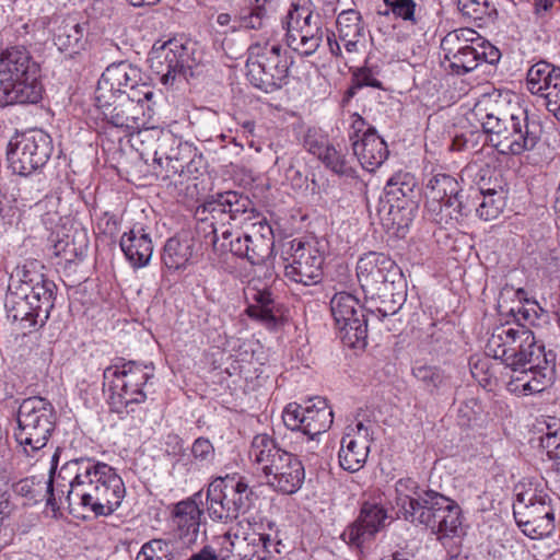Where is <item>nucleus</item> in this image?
<instances>
[{"label":"nucleus","instance_id":"nucleus-1","mask_svg":"<svg viewBox=\"0 0 560 560\" xmlns=\"http://www.w3.org/2000/svg\"><path fill=\"white\" fill-rule=\"evenodd\" d=\"M59 455L51 457V476L47 482V506L54 516L67 503L70 513L80 508L95 516H107L115 512L126 493L122 479L105 463H89L72 477L67 464L55 475Z\"/></svg>","mask_w":560,"mask_h":560},{"label":"nucleus","instance_id":"nucleus-2","mask_svg":"<svg viewBox=\"0 0 560 560\" xmlns=\"http://www.w3.org/2000/svg\"><path fill=\"white\" fill-rule=\"evenodd\" d=\"M474 114L491 145L501 154L521 155L532 151L541 138L540 122L530 119L527 109L509 94L482 97L475 105Z\"/></svg>","mask_w":560,"mask_h":560},{"label":"nucleus","instance_id":"nucleus-3","mask_svg":"<svg viewBox=\"0 0 560 560\" xmlns=\"http://www.w3.org/2000/svg\"><path fill=\"white\" fill-rule=\"evenodd\" d=\"M39 65L22 45L0 49V107L36 104L43 97Z\"/></svg>","mask_w":560,"mask_h":560},{"label":"nucleus","instance_id":"nucleus-4","mask_svg":"<svg viewBox=\"0 0 560 560\" xmlns=\"http://www.w3.org/2000/svg\"><path fill=\"white\" fill-rule=\"evenodd\" d=\"M140 81V70L128 63L107 67L101 75L95 90L96 119H101L114 127H132L135 117L126 115L122 106L116 104L121 94H126L133 102L135 92Z\"/></svg>","mask_w":560,"mask_h":560},{"label":"nucleus","instance_id":"nucleus-5","mask_svg":"<svg viewBox=\"0 0 560 560\" xmlns=\"http://www.w3.org/2000/svg\"><path fill=\"white\" fill-rule=\"evenodd\" d=\"M290 63L280 42L265 31L248 48L247 78L254 86L270 93L288 83Z\"/></svg>","mask_w":560,"mask_h":560},{"label":"nucleus","instance_id":"nucleus-6","mask_svg":"<svg viewBox=\"0 0 560 560\" xmlns=\"http://www.w3.org/2000/svg\"><path fill=\"white\" fill-rule=\"evenodd\" d=\"M489 355L499 359L505 368L517 370L526 361H544L545 346L536 340L534 332L518 323L495 326L486 345Z\"/></svg>","mask_w":560,"mask_h":560},{"label":"nucleus","instance_id":"nucleus-7","mask_svg":"<svg viewBox=\"0 0 560 560\" xmlns=\"http://www.w3.org/2000/svg\"><path fill=\"white\" fill-rule=\"evenodd\" d=\"M151 79L163 85L173 84L177 78L192 75V70L201 62L198 44L184 36L168 40H158L148 54Z\"/></svg>","mask_w":560,"mask_h":560},{"label":"nucleus","instance_id":"nucleus-8","mask_svg":"<svg viewBox=\"0 0 560 560\" xmlns=\"http://www.w3.org/2000/svg\"><path fill=\"white\" fill-rule=\"evenodd\" d=\"M424 504L425 510L421 511L416 524L424 525L445 548H450V560H469L468 556L454 552L462 536L460 506L433 490H428Z\"/></svg>","mask_w":560,"mask_h":560},{"label":"nucleus","instance_id":"nucleus-9","mask_svg":"<svg viewBox=\"0 0 560 560\" xmlns=\"http://www.w3.org/2000/svg\"><path fill=\"white\" fill-rule=\"evenodd\" d=\"M56 427V413L52 405L42 397L23 400L18 411L15 440L28 456L43 450Z\"/></svg>","mask_w":560,"mask_h":560},{"label":"nucleus","instance_id":"nucleus-10","mask_svg":"<svg viewBox=\"0 0 560 560\" xmlns=\"http://www.w3.org/2000/svg\"><path fill=\"white\" fill-rule=\"evenodd\" d=\"M552 499L545 488L529 485L516 495L513 515L522 532L533 538L548 536L555 528Z\"/></svg>","mask_w":560,"mask_h":560},{"label":"nucleus","instance_id":"nucleus-11","mask_svg":"<svg viewBox=\"0 0 560 560\" xmlns=\"http://www.w3.org/2000/svg\"><path fill=\"white\" fill-rule=\"evenodd\" d=\"M252 490L244 478L225 476L214 479L208 487V513L212 520L230 521L245 513L250 505Z\"/></svg>","mask_w":560,"mask_h":560},{"label":"nucleus","instance_id":"nucleus-12","mask_svg":"<svg viewBox=\"0 0 560 560\" xmlns=\"http://www.w3.org/2000/svg\"><path fill=\"white\" fill-rule=\"evenodd\" d=\"M51 154V141L40 130L18 133L11 138L7 160L13 173L27 176L43 167Z\"/></svg>","mask_w":560,"mask_h":560},{"label":"nucleus","instance_id":"nucleus-13","mask_svg":"<svg viewBox=\"0 0 560 560\" xmlns=\"http://www.w3.org/2000/svg\"><path fill=\"white\" fill-rule=\"evenodd\" d=\"M462 187L458 180L445 173L430 177L425 185V209L438 223L458 222L463 217V203L459 198Z\"/></svg>","mask_w":560,"mask_h":560},{"label":"nucleus","instance_id":"nucleus-14","mask_svg":"<svg viewBox=\"0 0 560 560\" xmlns=\"http://www.w3.org/2000/svg\"><path fill=\"white\" fill-rule=\"evenodd\" d=\"M282 419L288 429L301 431L310 440H314L331 427L334 413L325 398L313 397L303 404H288L282 412Z\"/></svg>","mask_w":560,"mask_h":560},{"label":"nucleus","instance_id":"nucleus-15","mask_svg":"<svg viewBox=\"0 0 560 560\" xmlns=\"http://www.w3.org/2000/svg\"><path fill=\"white\" fill-rule=\"evenodd\" d=\"M242 229L243 234L235 233L226 241V250L246 258L252 265L265 262L271 255L275 244L273 231L267 219L264 215H256V221L247 222Z\"/></svg>","mask_w":560,"mask_h":560},{"label":"nucleus","instance_id":"nucleus-16","mask_svg":"<svg viewBox=\"0 0 560 560\" xmlns=\"http://www.w3.org/2000/svg\"><path fill=\"white\" fill-rule=\"evenodd\" d=\"M103 392L107 394L108 401L117 409L124 407L133 411L131 407L138 404L140 395L139 365L135 361L118 362L104 370Z\"/></svg>","mask_w":560,"mask_h":560},{"label":"nucleus","instance_id":"nucleus-17","mask_svg":"<svg viewBox=\"0 0 560 560\" xmlns=\"http://www.w3.org/2000/svg\"><path fill=\"white\" fill-rule=\"evenodd\" d=\"M330 311L345 345L355 348L364 341L368 334L366 319L354 295L348 292L336 293L330 300Z\"/></svg>","mask_w":560,"mask_h":560},{"label":"nucleus","instance_id":"nucleus-18","mask_svg":"<svg viewBox=\"0 0 560 560\" xmlns=\"http://www.w3.org/2000/svg\"><path fill=\"white\" fill-rule=\"evenodd\" d=\"M285 260L284 276L288 280L303 285H312L322 279L324 254L317 242L293 240L290 256Z\"/></svg>","mask_w":560,"mask_h":560},{"label":"nucleus","instance_id":"nucleus-19","mask_svg":"<svg viewBox=\"0 0 560 560\" xmlns=\"http://www.w3.org/2000/svg\"><path fill=\"white\" fill-rule=\"evenodd\" d=\"M509 370L512 372L506 384L510 393L518 396L541 393L551 386L555 380L553 354L549 352V354L544 355L541 362L526 361L525 366Z\"/></svg>","mask_w":560,"mask_h":560},{"label":"nucleus","instance_id":"nucleus-20","mask_svg":"<svg viewBox=\"0 0 560 560\" xmlns=\"http://www.w3.org/2000/svg\"><path fill=\"white\" fill-rule=\"evenodd\" d=\"M195 218L199 223L198 229L208 237L211 235V243L214 250L225 252L226 241L233 236L229 226V213L223 202L222 194L206 199L195 210Z\"/></svg>","mask_w":560,"mask_h":560},{"label":"nucleus","instance_id":"nucleus-21","mask_svg":"<svg viewBox=\"0 0 560 560\" xmlns=\"http://www.w3.org/2000/svg\"><path fill=\"white\" fill-rule=\"evenodd\" d=\"M372 442L371 424L358 421L353 425H348L338 452L340 467L350 472L359 471L366 463Z\"/></svg>","mask_w":560,"mask_h":560},{"label":"nucleus","instance_id":"nucleus-22","mask_svg":"<svg viewBox=\"0 0 560 560\" xmlns=\"http://www.w3.org/2000/svg\"><path fill=\"white\" fill-rule=\"evenodd\" d=\"M357 278L366 294L375 295L382 285L394 282L398 273L396 262L383 253L369 252L363 254L357 262Z\"/></svg>","mask_w":560,"mask_h":560},{"label":"nucleus","instance_id":"nucleus-23","mask_svg":"<svg viewBox=\"0 0 560 560\" xmlns=\"http://www.w3.org/2000/svg\"><path fill=\"white\" fill-rule=\"evenodd\" d=\"M245 296L248 303L245 313L249 318L259 322L270 330L278 329L284 324V306L273 299L268 288H258L249 282L245 289Z\"/></svg>","mask_w":560,"mask_h":560},{"label":"nucleus","instance_id":"nucleus-24","mask_svg":"<svg viewBox=\"0 0 560 560\" xmlns=\"http://www.w3.org/2000/svg\"><path fill=\"white\" fill-rule=\"evenodd\" d=\"M527 90L545 98L547 109L560 120V68L540 61L533 65L526 75Z\"/></svg>","mask_w":560,"mask_h":560},{"label":"nucleus","instance_id":"nucleus-25","mask_svg":"<svg viewBox=\"0 0 560 560\" xmlns=\"http://www.w3.org/2000/svg\"><path fill=\"white\" fill-rule=\"evenodd\" d=\"M266 483L282 494H293L303 485L305 469L299 457L284 452L264 475Z\"/></svg>","mask_w":560,"mask_h":560},{"label":"nucleus","instance_id":"nucleus-26","mask_svg":"<svg viewBox=\"0 0 560 560\" xmlns=\"http://www.w3.org/2000/svg\"><path fill=\"white\" fill-rule=\"evenodd\" d=\"M22 287L23 295L34 305L37 312L46 314L49 317L54 308L56 284L47 279L44 273L33 271L26 266L16 270Z\"/></svg>","mask_w":560,"mask_h":560},{"label":"nucleus","instance_id":"nucleus-27","mask_svg":"<svg viewBox=\"0 0 560 560\" xmlns=\"http://www.w3.org/2000/svg\"><path fill=\"white\" fill-rule=\"evenodd\" d=\"M427 491L420 493L419 485L412 478H400L395 483V504L406 521L418 522L421 511H424Z\"/></svg>","mask_w":560,"mask_h":560},{"label":"nucleus","instance_id":"nucleus-28","mask_svg":"<svg viewBox=\"0 0 560 560\" xmlns=\"http://www.w3.org/2000/svg\"><path fill=\"white\" fill-rule=\"evenodd\" d=\"M351 149L361 166L369 172L377 170L389 154L387 143L378 133H370L364 139L353 141Z\"/></svg>","mask_w":560,"mask_h":560},{"label":"nucleus","instance_id":"nucleus-29","mask_svg":"<svg viewBox=\"0 0 560 560\" xmlns=\"http://www.w3.org/2000/svg\"><path fill=\"white\" fill-rule=\"evenodd\" d=\"M219 544L221 545L219 552L211 548H205L190 560H230L231 556L248 559L250 556L246 550L250 542L247 541L246 537L240 536L238 533L228 532L219 537Z\"/></svg>","mask_w":560,"mask_h":560},{"label":"nucleus","instance_id":"nucleus-30","mask_svg":"<svg viewBox=\"0 0 560 560\" xmlns=\"http://www.w3.org/2000/svg\"><path fill=\"white\" fill-rule=\"evenodd\" d=\"M284 452L270 435L257 434L250 443L248 458L253 466L265 475Z\"/></svg>","mask_w":560,"mask_h":560},{"label":"nucleus","instance_id":"nucleus-31","mask_svg":"<svg viewBox=\"0 0 560 560\" xmlns=\"http://www.w3.org/2000/svg\"><path fill=\"white\" fill-rule=\"evenodd\" d=\"M471 376L487 390H493L499 381V374L506 370L499 359L486 354H474L469 359Z\"/></svg>","mask_w":560,"mask_h":560},{"label":"nucleus","instance_id":"nucleus-32","mask_svg":"<svg viewBox=\"0 0 560 560\" xmlns=\"http://www.w3.org/2000/svg\"><path fill=\"white\" fill-rule=\"evenodd\" d=\"M194 255L195 241L188 233H184L166 242L163 261L170 269H180L192 262Z\"/></svg>","mask_w":560,"mask_h":560},{"label":"nucleus","instance_id":"nucleus-33","mask_svg":"<svg viewBox=\"0 0 560 560\" xmlns=\"http://www.w3.org/2000/svg\"><path fill=\"white\" fill-rule=\"evenodd\" d=\"M322 37L323 32L318 14H316L315 21H312V24L304 28L287 31L288 45L302 55L313 54L319 47Z\"/></svg>","mask_w":560,"mask_h":560},{"label":"nucleus","instance_id":"nucleus-34","mask_svg":"<svg viewBox=\"0 0 560 560\" xmlns=\"http://www.w3.org/2000/svg\"><path fill=\"white\" fill-rule=\"evenodd\" d=\"M222 197L226 207V213H229V222L238 221L242 228H244L247 222L256 221V215H262L253 208L252 201L246 196L236 191H225L222 194Z\"/></svg>","mask_w":560,"mask_h":560},{"label":"nucleus","instance_id":"nucleus-35","mask_svg":"<svg viewBox=\"0 0 560 560\" xmlns=\"http://www.w3.org/2000/svg\"><path fill=\"white\" fill-rule=\"evenodd\" d=\"M10 316L24 335L32 332L38 325L42 326L48 318L46 314L37 312L24 295L14 302Z\"/></svg>","mask_w":560,"mask_h":560},{"label":"nucleus","instance_id":"nucleus-36","mask_svg":"<svg viewBox=\"0 0 560 560\" xmlns=\"http://www.w3.org/2000/svg\"><path fill=\"white\" fill-rule=\"evenodd\" d=\"M201 510L194 500L182 501L176 504L173 522L180 530V535L196 534L200 525Z\"/></svg>","mask_w":560,"mask_h":560},{"label":"nucleus","instance_id":"nucleus-37","mask_svg":"<svg viewBox=\"0 0 560 560\" xmlns=\"http://www.w3.org/2000/svg\"><path fill=\"white\" fill-rule=\"evenodd\" d=\"M384 14L407 25L416 26L421 21V7L417 0H383Z\"/></svg>","mask_w":560,"mask_h":560},{"label":"nucleus","instance_id":"nucleus-38","mask_svg":"<svg viewBox=\"0 0 560 560\" xmlns=\"http://www.w3.org/2000/svg\"><path fill=\"white\" fill-rule=\"evenodd\" d=\"M411 374L431 393L447 386L450 383V375L443 369L422 362L415 363Z\"/></svg>","mask_w":560,"mask_h":560},{"label":"nucleus","instance_id":"nucleus-39","mask_svg":"<svg viewBox=\"0 0 560 560\" xmlns=\"http://www.w3.org/2000/svg\"><path fill=\"white\" fill-rule=\"evenodd\" d=\"M387 520V511L380 503L375 501H365L361 509L359 521L365 527L369 536H373L378 532Z\"/></svg>","mask_w":560,"mask_h":560},{"label":"nucleus","instance_id":"nucleus-40","mask_svg":"<svg viewBox=\"0 0 560 560\" xmlns=\"http://www.w3.org/2000/svg\"><path fill=\"white\" fill-rule=\"evenodd\" d=\"M82 28L79 24H65L58 27L55 34V45L61 51L77 52L82 46Z\"/></svg>","mask_w":560,"mask_h":560},{"label":"nucleus","instance_id":"nucleus-41","mask_svg":"<svg viewBox=\"0 0 560 560\" xmlns=\"http://www.w3.org/2000/svg\"><path fill=\"white\" fill-rule=\"evenodd\" d=\"M338 38L363 37L362 18L359 11L349 9L339 13L337 21Z\"/></svg>","mask_w":560,"mask_h":560},{"label":"nucleus","instance_id":"nucleus-42","mask_svg":"<svg viewBox=\"0 0 560 560\" xmlns=\"http://www.w3.org/2000/svg\"><path fill=\"white\" fill-rule=\"evenodd\" d=\"M457 8L464 16L475 21H482L497 13L491 0H457Z\"/></svg>","mask_w":560,"mask_h":560},{"label":"nucleus","instance_id":"nucleus-43","mask_svg":"<svg viewBox=\"0 0 560 560\" xmlns=\"http://www.w3.org/2000/svg\"><path fill=\"white\" fill-rule=\"evenodd\" d=\"M481 201L476 211L480 219L486 221L495 219L504 208L502 195L495 190L480 191Z\"/></svg>","mask_w":560,"mask_h":560},{"label":"nucleus","instance_id":"nucleus-44","mask_svg":"<svg viewBox=\"0 0 560 560\" xmlns=\"http://www.w3.org/2000/svg\"><path fill=\"white\" fill-rule=\"evenodd\" d=\"M475 44L482 46V37L472 28L463 27L448 32L441 40V49L454 48Z\"/></svg>","mask_w":560,"mask_h":560},{"label":"nucleus","instance_id":"nucleus-45","mask_svg":"<svg viewBox=\"0 0 560 560\" xmlns=\"http://www.w3.org/2000/svg\"><path fill=\"white\" fill-rule=\"evenodd\" d=\"M315 16L316 14L313 13L308 2L292 3L285 18V30L304 28L306 25L312 24V21H315Z\"/></svg>","mask_w":560,"mask_h":560},{"label":"nucleus","instance_id":"nucleus-46","mask_svg":"<svg viewBox=\"0 0 560 560\" xmlns=\"http://www.w3.org/2000/svg\"><path fill=\"white\" fill-rule=\"evenodd\" d=\"M191 465L203 468L210 466L215 458L214 446L209 439L198 438L190 448Z\"/></svg>","mask_w":560,"mask_h":560},{"label":"nucleus","instance_id":"nucleus-47","mask_svg":"<svg viewBox=\"0 0 560 560\" xmlns=\"http://www.w3.org/2000/svg\"><path fill=\"white\" fill-rule=\"evenodd\" d=\"M319 160L336 174L352 175L353 173V168L347 160L346 154L338 151L332 145L326 148Z\"/></svg>","mask_w":560,"mask_h":560},{"label":"nucleus","instance_id":"nucleus-48","mask_svg":"<svg viewBox=\"0 0 560 560\" xmlns=\"http://www.w3.org/2000/svg\"><path fill=\"white\" fill-rule=\"evenodd\" d=\"M540 446L550 459H560V421L552 419L547 432L540 438Z\"/></svg>","mask_w":560,"mask_h":560},{"label":"nucleus","instance_id":"nucleus-49","mask_svg":"<svg viewBox=\"0 0 560 560\" xmlns=\"http://www.w3.org/2000/svg\"><path fill=\"white\" fill-rule=\"evenodd\" d=\"M454 60H446L448 62V69L452 73L460 75L475 70L480 63V55L478 49L467 50L466 52H459L454 55Z\"/></svg>","mask_w":560,"mask_h":560},{"label":"nucleus","instance_id":"nucleus-50","mask_svg":"<svg viewBox=\"0 0 560 560\" xmlns=\"http://www.w3.org/2000/svg\"><path fill=\"white\" fill-rule=\"evenodd\" d=\"M265 14V5L249 2V7L240 15L238 26L249 30L262 28Z\"/></svg>","mask_w":560,"mask_h":560},{"label":"nucleus","instance_id":"nucleus-51","mask_svg":"<svg viewBox=\"0 0 560 560\" xmlns=\"http://www.w3.org/2000/svg\"><path fill=\"white\" fill-rule=\"evenodd\" d=\"M370 133H377V131L362 116L357 113L352 114L348 129L350 144H353V141L364 139Z\"/></svg>","mask_w":560,"mask_h":560},{"label":"nucleus","instance_id":"nucleus-52","mask_svg":"<svg viewBox=\"0 0 560 560\" xmlns=\"http://www.w3.org/2000/svg\"><path fill=\"white\" fill-rule=\"evenodd\" d=\"M143 560H172L168 544L161 539H153L142 545Z\"/></svg>","mask_w":560,"mask_h":560},{"label":"nucleus","instance_id":"nucleus-53","mask_svg":"<svg viewBox=\"0 0 560 560\" xmlns=\"http://www.w3.org/2000/svg\"><path fill=\"white\" fill-rule=\"evenodd\" d=\"M120 248L132 267L140 266V244L133 233H125L120 238Z\"/></svg>","mask_w":560,"mask_h":560},{"label":"nucleus","instance_id":"nucleus-54","mask_svg":"<svg viewBox=\"0 0 560 560\" xmlns=\"http://www.w3.org/2000/svg\"><path fill=\"white\" fill-rule=\"evenodd\" d=\"M482 137V133L479 131H469L466 133L456 135L450 145V150L454 152L475 150L477 147V141Z\"/></svg>","mask_w":560,"mask_h":560},{"label":"nucleus","instance_id":"nucleus-55","mask_svg":"<svg viewBox=\"0 0 560 560\" xmlns=\"http://www.w3.org/2000/svg\"><path fill=\"white\" fill-rule=\"evenodd\" d=\"M51 254L55 257H62L66 260H71L73 255V250L71 249V245L69 242V236L63 235L59 237V234H56V238L52 240Z\"/></svg>","mask_w":560,"mask_h":560},{"label":"nucleus","instance_id":"nucleus-56","mask_svg":"<svg viewBox=\"0 0 560 560\" xmlns=\"http://www.w3.org/2000/svg\"><path fill=\"white\" fill-rule=\"evenodd\" d=\"M343 537L348 539L349 544L360 546L371 536L365 532L363 524L358 521L355 524L348 527L343 533Z\"/></svg>","mask_w":560,"mask_h":560},{"label":"nucleus","instance_id":"nucleus-57","mask_svg":"<svg viewBox=\"0 0 560 560\" xmlns=\"http://www.w3.org/2000/svg\"><path fill=\"white\" fill-rule=\"evenodd\" d=\"M354 79L360 86H381V82L376 79L374 72L369 68L358 69L354 72Z\"/></svg>","mask_w":560,"mask_h":560},{"label":"nucleus","instance_id":"nucleus-58","mask_svg":"<svg viewBox=\"0 0 560 560\" xmlns=\"http://www.w3.org/2000/svg\"><path fill=\"white\" fill-rule=\"evenodd\" d=\"M478 54L480 55V61H486L488 63H494L500 59V51L498 48L492 46L489 43H486L482 38V46L478 48Z\"/></svg>","mask_w":560,"mask_h":560},{"label":"nucleus","instance_id":"nucleus-59","mask_svg":"<svg viewBox=\"0 0 560 560\" xmlns=\"http://www.w3.org/2000/svg\"><path fill=\"white\" fill-rule=\"evenodd\" d=\"M327 139L322 137L320 139H314L312 136H307L305 139V147L308 152L316 155L318 159L322 156L327 147H329Z\"/></svg>","mask_w":560,"mask_h":560},{"label":"nucleus","instance_id":"nucleus-60","mask_svg":"<svg viewBox=\"0 0 560 560\" xmlns=\"http://www.w3.org/2000/svg\"><path fill=\"white\" fill-rule=\"evenodd\" d=\"M480 48V46H475V44H468V47L466 46H456L454 48H447V49H443V55H444V60H454L456 61L457 59L454 58V55L456 56L457 54L459 52H466L467 50H474V49H478Z\"/></svg>","mask_w":560,"mask_h":560},{"label":"nucleus","instance_id":"nucleus-61","mask_svg":"<svg viewBox=\"0 0 560 560\" xmlns=\"http://www.w3.org/2000/svg\"><path fill=\"white\" fill-rule=\"evenodd\" d=\"M361 38L362 37H357V38L345 37V38H339V40L342 43L346 54L350 56V55L359 51V43H360Z\"/></svg>","mask_w":560,"mask_h":560},{"label":"nucleus","instance_id":"nucleus-62","mask_svg":"<svg viewBox=\"0 0 560 560\" xmlns=\"http://www.w3.org/2000/svg\"><path fill=\"white\" fill-rule=\"evenodd\" d=\"M252 544L261 548L264 551H269L268 548L271 545L269 535L259 534L252 538Z\"/></svg>","mask_w":560,"mask_h":560},{"label":"nucleus","instance_id":"nucleus-63","mask_svg":"<svg viewBox=\"0 0 560 560\" xmlns=\"http://www.w3.org/2000/svg\"><path fill=\"white\" fill-rule=\"evenodd\" d=\"M553 5L552 0H536L535 1V13L536 14H542L547 11H549Z\"/></svg>","mask_w":560,"mask_h":560},{"label":"nucleus","instance_id":"nucleus-64","mask_svg":"<svg viewBox=\"0 0 560 560\" xmlns=\"http://www.w3.org/2000/svg\"><path fill=\"white\" fill-rule=\"evenodd\" d=\"M327 40H328V46H329V50L330 52L336 56V57H341L342 56V52H341V42L338 39H335V38H331V37H327Z\"/></svg>","mask_w":560,"mask_h":560}]
</instances>
